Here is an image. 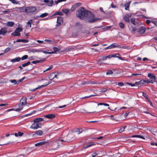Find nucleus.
Wrapping results in <instances>:
<instances>
[{
    "label": "nucleus",
    "mask_w": 157,
    "mask_h": 157,
    "mask_svg": "<svg viewBox=\"0 0 157 157\" xmlns=\"http://www.w3.org/2000/svg\"><path fill=\"white\" fill-rule=\"evenodd\" d=\"M59 75V74L58 73H56V72H52L49 75V78L50 80H52L55 78H58Z\"/></svg>",
    "instance_id": "nucleus-7"
},
{
    "label": "nucleus",
    "mask_w": 157,
    "mask_h": 157,
    "mask_svg": "<svg viewBox=\"0 0 157 157\" xmlns=\"http://www.w3.org/2000/svg\"><path fill=\"white\" fill-rule=\"evenodd\" d=\"M107 90V89L106 88H103L101 89L100 90V92H101L103 93L105 92Z\"/></svg>",
    "instance_id": "nucleus-44"
},
{
    "label": "nucleus",
    "mask_w": 157,
    "mask_h": 157,
    "mask_svg": "<svg viewBox=\"0 0 157 157\" xmlns=\"http://www.w3.org/2000/svg\"><path fill=\"white\" fill-rule=\"evenodd\" d=\"M25 77H23L22 78L19 79V80L18 81V82L17 83H19L20 82H21L22 81H23L24 79H25Z\"/></svg>",
    "instance_id": "nucleus-52"
},
{
    "label": "nucleus",
    "mask_w": 157,
    "mask_h": 157,
    "mask_svg": "<svg viewBox=\"0 0 157 157\" xmlns=\"http://www.w3.org/2000/svg\"><path fill=\"white\" fill-rule=\"evenodd\" d=\"M151 22V21L148 20H147L146 21V22L147 24H149Z\"/></svg>",
    "instance_id": "nucleus-63"
},
{
    "label": "nucleus",
    "mask_w": 157,
    "mask_h": 157,
    "mask_svg": "<svg viewBox=\"0 0 157 157\" xmlns=\"http://www.w3.org/2000/svg\"><path fill=\"white\" fill-rule=\"evenodd\" d=\"M120 55L119 53H116L113 54V57H117L119 58Z\"/></svg>",
    "instance_id": "nucleus-39"
},
{
    "label": "nucleus",
    "mask_w": 157,
    "mask_h": 157,
    "mask_svg": "<svg viewBox=\"0 0 157 157\" xmlns=\"http://www.w3.org/2000/svg\"><path fill=\"white\" fill-rule=\"evenodd\" d=\"M43 52L44 54H52L54 53V52H48L46 51H43Z\"/></svg>",
    "instance_id": "nucleus-54"
},
{
    "label": "nucleus",
    "mask_w": 157,
    "mask_h": 157,
    "mask_svg": "<svg viewBox=\"0 0 157 157\" xmlns=\"http://www.w3.org/2000/svg\"><path fill=\"white\" fill-rule=\"evenodd\" d=\"M124 128H122L119 130L118 132L120 133H121L124 131Z\"/></svg>",
    "instance_id": "nucleus-55"
},
{
    "label": "nucleus",
    "mask_w": 157,
    "mask_h": 157,
    "mask_svg": "<svg viewBox=\"0 0 157 157\" xmlns=\"http://www.w3.org/2000/svg\"><path fill=\"white\" fill-rule=\"evenodd\" d=\"M44 119V118H36L33 120V122H37L39 123H41L40 122L43 121Z\"/></svg>",
    "instance_id": "nucleus-18"
},
{
    "label": "nucleus",
    "mask_w": 157,
    "mask_h": 157,
    "mask_svg": "<svg viewBox=\"0 0 157 157\" xmlns=\"http://www.w3.org/2000/svg\"><path fill=\"white\" fill-rule=\"evenodd\" d=\"M109 46L110 49L115 48H119V45L116 43H113Z\"/></svg>",
    "instance_id": "nucleus-20"
},
{
    "label": "nucleus",
    "mask_w": 157,
    "mask_h": 157,
    "mask_svg": "<svg viewBox=\"0 0 157 157\" xmlns=\"http://www.w3.org/2000/svg\"><path fill=\"white\" fill-rule=\"evenodd\" d=\"M131 22L134 25H136V23L135 22V18H132L131 19Z\"/></svg>",
    "instance_id": "nucleus-34"
},
{
    "label": "nucleus",
    "mask_w": 157,
    "mask_h": 157,
    "mask_svg": "<svg viewBox=\"0 0 157 157\" xmlns=\"http://www.w3.org/2000/svg\"><path fill=\"white\" fill-rule=\"evenodd\" d=\"M87 14L85 18L90 22H95L98 20V18L94 17V14L90 11L87 12Z\"/></svg>",
    "instance_id": "nucleus-2"
},
{
    "label": "nucleus",
    "mask_w": 157,
    "mask_h": 157,
    "mask_svg": "<svg viewBox=\"0 0 157 157\" xmlns=\"http://www.w3.org/2000/svg\"><path fill=\"white\" fill-rule=\"evenodd\" d=\"M51 83V82H48L47 83L45 84V85H41V86H39V87L36 88H35V89H34L33 90V91H34L42 87H45V86H47L48 85L50 84Z\"/></svg>",
    "instance_id": "nucleus-17"
},
{
    "label": "nucleus",
    "mask_w": 157,
    "mask_h": 157,
    "mask_svg": "<svg viewBox=\"0 0 157 157\" xmlns=\"http://www.w3.org/2000/svg\"><path fill=\"white\" fill-rule=\"evenodd\" d=\"M62 12L66 14H70L71 13L70 10L67 9H64L62 10Z\"/></svg>",
    "instance_id": "nucleus-21"
},
{
    "label": "nucleus",
    "mask_w": 157,
    "mask_h": 157,
    "mask_svg": "<svg viewBox=\"0 0 157 157\" xmlns=\"http://www.w3.org/2000/svg\"><path fill=\"white\" fill-rule=\"evenodd\" d=\"M48 15V13H44L42 14L41 15H40V17H45L47 16Z\"/></svg>",
    "instance_id": "nucleus-35"
},
{
    "label": "nucleus",
    "mask_w": 157,
    "mask_h": 157,
    "mask_svg": "<svg viewBox=\"0 0 157 157\" xmlns=\"http://www.w3.org/2000/svg\"><path fill=\"white\" fill-rule=\"evenodd\" d=\"M42 127L41 123L34 122L30 127V128L36 130Z\"/></svg>",
    "instance_id": "nucleus-4"
},
{
    "label": "nucleus",
    "mask_w": 157,
    "mask_h": 157,
    "mask_svg": "<svg viewBox=\"0 0 157 157\" xmlns=\"http://www.w3.org/2000/svg\"><path fill=\"white\" fill-rule=\"evenodd\" d=\"M143 94V96L145 97V98H146L147 99H148V98L147 97V95L144 92H142Z\"/></svg>",
    "instance_id": "nucleus-49"
},
{
    "label": "nucleus",
    "mask_w": 157,
    "mask_h": 157,
    "mask_svg": "<svg viewBox=\"0 0 157 157\" xmlns=\"http://www.w3.org/2000/svg\"><path fill=\"white\" fill-rule=\"evenodd\" d=\"M88 11L85 10L84 7H81L77 10L76 12V16L77 17L81 19H85Z\"/></svg>",
    "instance_id": "nucleus-1"
},
{
    "label": "nucleus",
    "mask_w": 157,
    "mask_h": 157,
    "mask_svg": "<svg viewBox=\"0 0 157 157\" xmlns=\"http://www.w3.org/2000/svg\"><path fill=\"white\" fill-rule=\"evenodd\" d=\"M94 144V142H90L89 143H88L86 144L85 145V146H84V148H87L89 147H90L91 146H92Z\"/></svg>",
    "instance_id": "nucleus-19"
},
{
    "label": "nucleus",
    "mask_w": 157,
    "mask_h": 157,
    "mask_svg": "<svg viewBox=\"0 0 157 157\" xmlns=\"http://www.w3.org/2000/svg\"><path fill=\"white\" fill-rule=\"evenodd\" d=\"M63 23V18L62 17H58L57 18V24L56 26V27L60 26Z\"/></svg>",
    "instance_id": "nucleus-8"
},
{
    "label": "nucleus",
    "mask_w": 157,
    "mask_h": 157,
    "mask_svg": "<svg viewBox=\"0 0 157 157\" xmlns=\"http://www.w3.org/2000/svg\"><path fill=\"white\" fill-rule=\"evenodd\" d=\"M126 84H128V85H130L132 86H135V84H132L131 83H129L128 82H126Z\"/></svg>",
    "instance_id": "nucleus-58"
},
{
    "label": "nucleus",
    "mask_w": 157,
    "mask_h": 157,
    "mask_svg": "<svg viewBox=\"0 0 157 157\" xmlns=\"http://www.w3.org/2000/svg\"><path fill=\"white\" fill-rule=\"evenodd\" d=\"M27 98L25 97H23L20 100V103L19 105V107H20V106H23L27 104Z\"/></svg>",
    "instance_id": "nucleus-9"
},
{
    "label": "nucleus",
    "mask_w": 157,
    "mask_h": 157,
    "mask_svg": "<svg viewBox=\"0 0 157 157\" xmlns=\"http://www.w3.org/2000/svg\"><path fill=\"white\" fill-rule=\"evenodd\" d=\"M43 134V132L41 130L36 131L35 132V135L39 136H41Z\"/></svg>",
    "instance_id": "nucleus-24"
},
{
    "label": "nucleus",
    "mask_w": 157,
    "mask_h": 157,
    "mask_svg": "<svg viewBox=\"0 0 157 157\" xmlns=\"http://www.w3.org/2000/svg\"><path fill=\"white\" fill-rule=\"evenodd\" d=\"M119 26L121 28L123 29L124 28V25L123 23L121 22L119 24Z\"/></svg>",
    "instance_id": "nucleus-38"
},
{
    "label": "nucleus",
    "mask_w": 157,
    "mask_h": 157,
    "mask_svg": "<svg viewBox=\"0 0 157 157\" xmlns=\"http://www.w3.org/2000/svg\"><path fill=\"white\" fill-rule=\"evenodd\" d=\"M107 59V56H104L102 57L101 59V60L103 61H104L105 60H106Z\"/></svg>",
    "instance_id": "nucleus-60"
},
{
    "label": "nucleus",
    "mask_w": 157,
    "mask_h": 157,
    "mask_svg": "<svg viewBox=\"0 0 157 157\" xmlns=\"http://www.w3.org/2000/svg\"><path fill=\"white\" fill-rule=\"evenodd\" d=\"M82 128H78L77 129V132H78V134H80L82 131Z\"/></svg>",
    "instance_id": "nucleus-37"
},
{
    "label": "nucleus",
    "mask_w": 157,
    "mask_h": 157,
    "mask_svg": "<svg viewBox=\"0 0 157 157\" xmlns=\"http://www.w3.org/2000/svg\"><path fill=\"white\" fill-rule=\"evenodd\" d=\"M55 144H56V147L54 148V150H56L60 146V145L61 144V141L60 140H57L55 141Z\"/></svg>",
    "instance_id": "nucleus-12"
},
{
    "label": "nucleus",
    "mask_w": 157,
    "mask_h": 157,
    "mask_svg": "<svg viewBox=\"0 0 157 157\" xmlns=\"http://www.w3.org/2000/svg\"><path fill=\"white\" fill-rule=\"evenodd\" d=\"M107 58L110 59L111 58L113 57V54H110L109 56H107Z\"/></svg>",
    "instance_id": "nucleus-57"
},
{
    "label": "nucleus",
    "mask_w": 157,
    "mask_h": 157,
    "mask_svg": "<svg viewBox=\"0 0 157 157\" xmlns=\"http://www.w3.org/2000/svg\"><path fill=\"white\" fill-rule=\"evenodd\" d=\"M56 115L54 114H49L44 116V117H46L48 119H53L54 118Z\"/></svg>",
    "instance_id": "nucleus-14"
},
{
    "label": "nucleus",
    "mask_w": 157,
    "mask_h": 157,
    "mask_svg": "<svg viewBox=\"0 0 157 157\" xmlns=\"http://www.w3.org/2000/svg\"><path fill=\"white\" fill-rule=\"evenodd\" d=\"M131 1L125 3L124 6L125 7V9L126 10H129L130 5Z\"/></svg>",
    "instance_id": "nucleus-15"
},
{
    "label": "nucleus",
    "mask_w": 157,
    "mask_h": 157,
    "mask_svg": "<svg viewBox=\"0 0 157 157\" xmlns=\"http://www.w3.org/2000/svg\"><path fill=\"white\" fill-rule=\"evenodd\" d=\"M132 14L129 13L126 14L124 17V19L125 21L129 22H130L129 18L131 17Z\"/></svg>",
    "instance_id": "nucleus-10"
},
{
    "label": "nucleus",
    "mask_w": 157,
    "mask_h": 157,
    "mask_svg": "<svg viewBox=\"0 0 157 157\" xmlns=\"http://www.w3.org/2000/svg\"><path fill=\"white\" fill-rule=\"evenodd\" d=\"M33 23V20H30L27 22V24L30 25V27H31V24Z\"/></svg>",
    "instance_id": "nucleus-45"
},
{
    "label": "nucleus",
    "mask_w": 157,
    "mask_h": 157,
    "mask_svg": "<svg viewBox=\"0 0 157 157\" xmlns=\"http://www.w3.org/2000/svg\"><path fill=\"white\" fill-rule=\"evenodd\" d=\"M148 101L150 104V105L151 106L153 107V104H152V102H151V101L149 99L148 100Z\"/></svg>",
    "instance_id": "nucleus-62"
},
{
    "label": "nucleus",
    "mask_w": 157,
    "mask_h": 157,
    "mask_svg": "<svg viewBox=\"0 0 157 157\" xmlns=\"http://www.w3.org/2000/svg\"><path fill=\"white\" fill-rule=\"evenodd\" d=\"M44 41H46L48 42V43H49L50 44H53V43L52 41V40H48V39H45Z\"/></svg>",
    "instance_id": "nucleus-40"
},
{
    "label": "nucleus",
    "mask_w": 157,
    "mask_h": 157,
    "mask_svg": "<svg viewBox=\"0 0 157 157\" xmlns=\"http://www.w3.org/2000/svg\"><path fill=\"white\" fill-rule=\"evenodd\" d=\"M76 8V7H75V5H74V6H73L72 7H71V10H70V12H71V11H74V10H75Z\"/></svg>",
    "instance_id": "nucleus-50"
},
{
    "label": "nucleus",
    "mask_w": 157,
    "mask_h": 157,
    "mask_svg": "<svg viewBox=\"0 0 157 157\" xmlns=\"http://www.w3.org/2000/svg\"><path fill=\"white\" fill-rule=\"evenodd\" d=\"M17 133L18 135L19 136H21L24 134L23 133L20 132H18Z\"/></svg>",
    "instance_id": "nucleus-59"
},
{
    "label": "nucleus",
    "mask_w": 157,
    "mask_h": 157,
    "mask_svg": "<svg viewBox=\"0 0 157 157\" xmlns=\"http://www.w3.org/2000/svg\"><path fill=\"white\" fill-rule=\"evenodd\" d=\"M41 51L38 49H33L30 50V52H40Z\"/></svg>",
    "instance_id": "nucleus-28"
},
{
    "label": "nucleus",
    "mask_w": 157,
    "mask_h": 157,
    "mask_svg": "<svg viewBox=\"0 0 157 157\" xmlns=\"http://www.w3.org/2000/svg\"><path fill=\"white\" fill-rule=\"evenodd\" d=\"M53 1L52 0H50L47 5L49 6H52L53 4Z\"/></svg>",
    "instance_id": "nucleus-32"
},
{
    "label": "nucleus",
    "mask_w": 157,
    "mask_h": 157,
    "mask_svg": "<svg viewBox=\"0 0 157 157\" xmlns=\"http://www.w3.org/2000/svg\"><path fill=\"white\" fill-rule=\"evenodd\" d=\"M111 6L112 8H115L116 7V6L114 5L113 3H112L111 4Z\"/></svg>",
    "instance_id": "nucleus-64"
},
{
    "label": "nucleus",
    "mask_w": 157,
    "mask_h": 157,
    "mask_svg": "<svg viewBox=\"0 0 157 157\" xmlns=\"http://www.w3.org/2000/svg\"><path fill=\"white\" fill-rule=\"evenodd\" d=\"M12 3L14 4H19V2L15 0H9Z\"/></svg>",
    "instance_id": "nucleus-29"
},
{
    "label": "nucleus",
    "mask_w": 157,
    "mask_h": 157,
    "mask_svg": "<svg viewBox=\"0 0 157 157\" xmlns=\"http://www.w3.org/2000/svg\"><path fill=\"white\" fill-rule=\"evenodd\" d=\"M145 31V29L144 27H140L139 30L138 32L141 34H144Z\"/></svg>",
    "instance_id": "nucleus-16"
},
{
    "label": "nucleus",
    "mask_w": 157,
    "mask_h": 157,
    "mask_svg": "<svg viewBox=\"0 0 157 157\" xmlns=\"http://www.w3.org/2000/svg\"><path fill=\"white\" fill-rule=\"evenodd\" d=\"M147 76L150 79L147 81H144L145 83H153L154 82L157 81V78H156L153 74H148Z\"/></svg>",
    "instance_id": "nucleus-3"
},
{
    "label": "nucleus",
    "mask_w": 157,
    "mask_h": 157,
    "mask_svg": "<svg viewBox=\"0 0 157 157\" xmlns=\"http://www.w3.org/2000/svg\"><path fill=\"white\" fill-rule=\"evenodd\" d=\"M98 155V153L96 152H94V153H93L92 154V157H95Z\"/></svg>",
    "instance_id": "nucleus-46"
},
{
    "label": "nucleus",
    "mask_w": 157,
    "mask_h": 157,
    "mask_svg": "<svg viewBox=\"0 0 157 157\" xmlns=\"http://www.w3.org/2000/svg\"><path fill=\"white\" fill-rule=\"evenodd\" d=\"M52 67H52V65L50 66L48 68H47L45 70H44V71L43 72H45V71H48V70H51L52 68Z\"/></svg>",
    "instance_id": "nucleus-47"
},
{
    "label": "nucleus",
    "mask_w": 157,
    "mask_h": 157,
    "mask_svg": "<svg viewBox=\"0 0 157 157\" xmlns=\"http://www.w3.org/2000/svg\"><path fill=\"white\" fill-rule=\"evenodd\" d=\"M55 141H51L50 142H48L47 143L48 145L52 147L53 148V149L54 150V148L56 147V144H55Z\"/></svg>",
    "instance_id": "nucleus-13"
},
{
    "label": "nucleus",
    "mask_w": 157,
    "mask_h": 157,
    "mask_svg": "<svg viewBox=\"0 0 157 157\" xmlns=\"http://www.w3.org/2000/svg\"><path fill=\"white\" fill-rule=\"evenodd\" d=\"M36 10V7L35 6H29L26 7L25 9V12L26 13H33Z\"/></svg>",
    "instance_id": "nucleus-5"
},
{
    "label": "nucleus",
    "mask_w": 157,
    "mask_h": 157,
    "mask_svg": "<svg viewBox=\"0 0 157 157\" xmlns=\"http://www.w3.org/2000/svg\"><path fill=\"white\" fill-rule=\"evenodd\" d=\"M45 59H44L41 60H36L33 61L32 62V63L33 64H36L40 63H41L45 61Z\"/></svg>",
    "instance_id": "nucleus-26"
},
{
    "label": "nucleus",
    "mask_w": 157,
    "mask_h": 157,
    "mask_svg": "<svg viewBox=\"0 0 157 157\" xmlns=\"http://www.w3.org/2000/svg\"><path fill=\"white\" fill-rule=\"evenodd\" d=\"M21 60V58L20 57H17L16 58L12 59L10 61L12 62H19Z\"/></svg>",
    "instance_id": "nucleus-25"
},
{
    "label": "nucleus",
    "mask_w": 157,
    "mask_h": 157,
    "mask_svg": "<svg viewBox=\"0 0 157 157\" xmlns=\"http://www.w3.org/2000/svg\"><path fill=\"white\" fill-rule=\"evenodd\" d=\"M113 73V72L111 70H109L106 72L107 75H110L112 74Z\"/></svg>",
    "instance_id": "nucleus-43"
},
{
    "label": "nucleus",
    "mask_w": 157,
    "mask_h": 157,
    "mask_svg": "<svg viewBox=\"0 0 157 157\" xmlns=\"http://www.w3.org/2000/svg\"><path fill=\"white\" fill-rule=\"evenodd\" d=\"M14 23L12 21L8 22L6 24V25L9 27H13L14 25Z\"/></svg>",
    "instance_id": "nucleus-23"
},
{
    "label": "nucleus",
    "mask_w": 157,
    "mask_h": 157,
    "mask_svg": "<svg viewBox=\"0 0 157 157\" xmlns=\"http://www.w3.org/2000/svg\"><path fill=\"white\" fill-rule=\"evenodd\" d=\"M118 85L119 86H124V84L121 82H119L118 83Z\"/></svg>",
    "instance_id": "nucleus-53"
},
{
    "label": "nucleus",
    "mask_w": 157,
    "mask_h": 157,
    "mask_svg": "<svg viewBox=\"0 0 157 157\" xmlns=\"http://www.w3.org/2000/svg\"><path fill=\"white\" fill-rule=\"evenodd\" d=\"M119 48H122L123 49H129V47L128 46H121L120 45H119Z\"/></svg>",
    "instance_id": "nucleus-30"
},
{
    "label": "nucleus",
    "mask_w": 157,
    "mask_h": 157,
    "mask_svg": "<svg viewBox=\"0 0 157 157\" xmlns=\"http://www.w3.org/2000/svg\"><path fill=\"white\" fill-rule=\"evenodd\" d=\"M30 64V62L29 61L28 62L26 63H23L22 64V67H25L26 66L29 65Z\"/></svg>",
    "instance_id": "nucleus-31"
},
{
    "label": "nucleus",
    "mask_w": 157,
    "mask_h": 157,
    "mask_svg": "<svg viewBox=\"0 0 157 157\" xmlns=\"http://www.w3.org/2000/svg\"><path fill=\"white\" fill-rule=\"evenodd\" d=\"M53 49L54 52H58L60 50V49L56 47H54Z\"/></svg>",
    "instance_id": "nucleus-51"
},
{
    "label": "nucleus",
    "mask_w": 157,
    "mask_h": 157,
    "mask_svg": "<svg viewBox=\"0 0 157 157\" xmlns=\"http://www.w3.org/2000/svg\"><path fill=\"white\" fill-rule=\"evenodd\" d=\"M22 31V29L20 27L16 28V30L14 32L12 33L11 35L13 36H17L20 35V32Z\"/></svg>",
    "instance_id": "nucleus-6"
},
{
    "label": "nucleus",
    "mask_w": 157,
    "mask_h": 157,
    "mask_svg": "<svg viewBox=\"0 0 157 157\" xmlns=\"http://www.w3.org/2000/svg\"><path fill=\"white\" fill-rule=\"evenodd\" d=\"M7 32V31L6 28H2L0 29V35H4Z\"/></svg>",
    "instance_id": "nucleus-11"
},
{
    "label": "nucleus",
    "mask_w": 157,
    "mask_h": 157,
    "mask_svg": "<svg viewBox=\"0 0 157 157\" xmlns=\"http://www.w3.org/2000/svg\"><path fill=\"white\" fill-rule=\"evenodd\" d=\"M28 58V56L27 55H25L23 56L21 58V59L23 60L27 59Z\"/></svg>",
    "instance_id": "nucleus-36"
},
{
    "label": "nucleus",
    "mask_w": 157,
    "mask_h": 157,
    "mask_svg": "<svg viewBox=\"0 0 157 157\" xmlns=\"http://www.w3.org/2000/svg\"><path fill=\"white\" fill-rule=\"evenodd\" d=\"M66 105H63V106H59L58 107L56 108H59V109H60V108H63V107H66Z\"/></svg>",
    "instance_id": "nucleus-61"
},
{
    "label": "nucleus",
    "mask_w": 157,
    "mask_h": 157,
    "mask_svg": "<svg viewBox=\"0 0 157 157\" xmlns=\"http://www.w3.org/2000/svg\"><path fill=\"white\" fill-rule=\"evenodd\" d=\"M74 5L75 6V7H76L77 8L79 6H81V3H80V2L76 3Z\"/></svg>",
    "instance_id": "nucleus-48"
},
{
    "label": "nucleus",
    "mask_w": 157,
    "mask_h": 157,
    "mask_svg": "<svg viewBox=\"0 0 157 157\" xmlns=\"http://www.w3.org/2000/svg\"><path fill=\"white\" fill-rule=\"evenodd\" d=\"M47 143V142H45V141L41 142H39V143H37L35 144V145L36 146H39L42 145Z\"/></svg>",
    "instance_id": "nucleus-22"
},
{
    "label": "nucleus",
    "mask_w": 157,
    "mask_h": 157,
    "mask_svg": "<svg viewBox=\"0 0 157 157\" xmlns=\"http://www.w3.org/2000/svg\"><path fill=\"white\" fill-rule=\"evenodd\" d=\"M63 14V13L61 12H57L55 13V15H59L60 16H62Z\"/></svg>",
    "instance_id": "nucleus-42"
},
{
    "label": "nucleus",
    "mask_w": 157,
    "mask_h": 157,
    "mask_svg": "<svg viewBox=\"0 0 157 157\" xmlns=\"http://www.w3.org/2000/svg\"><path fill=\"white\" fill-rule=\"evenodd\" d=\"M21 42L23 43H27L28 42V40L26 39H21Z\"/></svg>",
    "instance_id": "nucleus-56"
},
{
    "label": "nucleus",
    "mask_w": 157,
    "mask_h": 157,
    "mask_svg": "<svg viewBox=\"0 0 157 157\" xmlns=\"http://www.w3.org/2000/svg\"><path fill=\"white\" fill-rule=\"evenodd\" d=\"M10 81L11 83H14L15 85L18 84V83H17L18 82V81H17L15 79L10 80Z\"/></svg>",
    "instance_id": "nucleus-33"
},
{
    "label": "nucleus",
    "mask_w": 157,
    "mask_h": 157,
    "mask_svg": "<svg viewBox=\"0 0 157 157\" xmlns=\"http://www.w3.org/2000/svg\"><path fill=\"white\" fill-rule=\"evenodd\" d=\"M66 0H57V1H55L56 4H57L61 2L65 1Z\"/></svg>",
    "instance_id": "nucleus-41"
},
{
    "label": "nucleus",
    "mask_w": 157,
    "mask_h": 157,
    "mask_svg": "<svg viewBox=\"0 0 157 157\" xmlns=\"http://www.w3.org/2000/svg\"><path fill=\"white\" fill-rule=\"evenodd\" d=\"M132 137H138L141 138L143 139H145V138L144 136H142L139 135H134L132 136Z\"/></svg>",
    "instance_id": "nucleus-27"
}]
</instances>
